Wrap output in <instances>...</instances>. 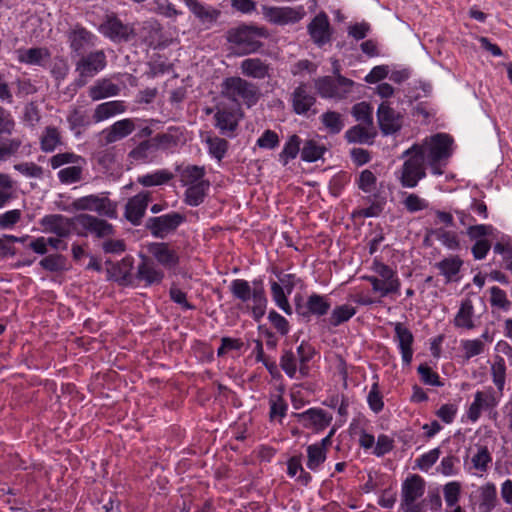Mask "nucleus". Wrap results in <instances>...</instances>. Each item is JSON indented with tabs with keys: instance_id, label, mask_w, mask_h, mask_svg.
<instances>
[{
	"instance_id": "de8ad7c7",
	"label": "nucleus",
	"mask_w": 512,
	"mask_h": 512,
	"mask_svg": "<svg viewBox=\"0 0 512 512\" xmlns=\"http://www.w3.org/2000/svg\"><path fill=\"white\" fill-rule=\"evenodd\" d=\"M492 456L487 446H477V452L472 456L473 468L482 473L488 470Z\"/></svg>"
},
{
	"instance_id": "e2e57ef3",
	"label": "nucleus",
	"mask_w": 512,
	"mask_h": 512,
	"mask_svg": "<svg viewBox=\"0 0 512 512\" xmlns=\"http://www.w3.org/2000/svg\"><path fill=\"white\" fill-rule=\"evenodd\" d=\"M367 402L370 407V409L375 412L379 413L383 410L384 402L382 394L379 390L378 382H374L371 386V389L367 396Z\"/></svg>"
},
{
	"instance_id": "a878e982",
	"label": "nucleus",
	"mask_w": 512,
	"mask_h": 512,
	"mask_svg": "<svg viewBox=\"0 0 512 512\" xmlns=\"http://www.w3.org/2000/svg\"><path fill=\"white\" fill-rule=\"evenodd\" d=\"M214 126L221 135L232 137L238 127L236 113L226 108H217L214 114Z\"/></svg>"
},
{
	"instance_id": "f704fd0d",
	"label": "nucleus",
	"mask_w": 512,
	"mask_h": 512,
	"mask_svg": "<svg viewBox=\"0 0 512 512\" xmlns=\"http://www.w3.org/2000/svg\"><path fill=\"white\" fill-rule=\"evenodd\" d=\"M18 53L19 62L29 65L43 66L44 62L50 58L48 49L42 47L19 50Z\"/></svg>"
},
{
	"instance_id": "603ef678",
	"label": "nucleus",
	"mask_w": 512,
	"mask_h": 512,
	"mask_svg": "<svg viewBox=\"0 0 512 512\" xmlns=\"http://www.w3.org/2000/svg\"><path fill=\"white\" fill-rule=\"evenodd\" d=\"M307 458V468L316 471L326 460V451L317 445L311 444L307 447Z\"/></svg>"
},
{
	"instance_id": "5701e85b",
	"label": "nucleus",
	"mask_w": 512,
	"mask_h": 512,
	"mask_svg": "<svg viewBox=\"0 0 512 512\" xmlns=\"http://www.w3.org/2000/svg\"><path fill=\"white\" fill-rule=\"evenodd\" d=\"M308 32L318 46L328 43L331 38L330 23L325 13H319L308 25Z\"/></svg>"
},
{
	"instance_id": "7c9ffc66",
	"label": "nucleus",
	"mask_w": 512,
	"mask_h": 512,
	"mask_svg": "<svg viewBox=\"0 0 512 512\" xmlns=\"http://www.w3.org/2000/svg\"><path fill=\"white\" fill-rule=\"evenodd\" d=\"M463 265L459 256H449L436 264V268L446 279V282L458 281V274Z\"/></svg>"
},
{
	"instance_id": "4d7b16f0",
	"label": "nucleus",
	"mask_w": 512,
	"mask_h": 512,
	"mask_svg": "<svg viewBox=\"0 0 512 512\" xmlns=\"http://www.w3.org/2000/svg\"><path fill=\"white\" fill-rule=\"evenodd\" d=\"M434 234L441 244L449 250H458L460 248V241L455 232L439 228L435 230Z\"/></svg>"
},
{
	"instance_id": "5fc2aeb1",
	"label": "nucleus",
	"mask_w": 512,
	"mask_h": 512,
	"mask_svg": "<svg viewBox=\"0 0 512 512\" xmlns=\"http://www.w3.org/2000/svg\"><path fill=\"white\" fill-rule=\"evenodd\" d=\"M496 489L493 484H487L481 490V500L479 503L480 512H490L495 507Z\"/></svg>"
},
{
	"instance_id": "bb28decb",
	"label": "nucleus",
	"mask_w": 512,
	"mask_h": 512,
	"mask_svg": "<svg viewBox=\"0 0 512 512\" xmlns=\"http://www.w3.org/2000/svg\"><path fill=\"white\" fill-rule=\"evenodd\" d=\"M294 417L306 428L315 427L322 429L326 427L331 418L326 416L322 409L311 408L302 413H295Z\"/></svg>"
},
{
	"instance_id": "39448f33",
	"label": "nucleus",
	"mask_w": 512,
	"mask_h": 512,
	"mask_svg": "<svg viewBox=\"0 0 512 512\" xmlns=\"http://www.w3.org/2000/svg\"><path fill=\"white\" fill-rule=\"evenodd\" d=\"M176 144V139L169 133H159L154 137L141 141L129 153L131 163H150L156 157L159 149H165Z\"/></svg>"
},
{
	"instance_id": "3c124183",
	"label": "nucleus",
	"mask_w": 512,
	"mask_h": 512,
	"mask_svg": "<svg viewBox=\"0 0 512 512\" xmlns=\"http://www.w3.org/2000/svg\"><path fill=\"white\" fill-rule=\"evenodd\" d=\"M67 122L71 131H74L77 135L80 134V129L90 124L87 115L84 111L79 108H73L68 116Z\"/></svg>"
},
{
	"instance_id": "680f3d73",
	"label": "nucleus",
	"mask_w": 512,
	"mask_h": 512,
	"mask_svg": "<svg viewBox=\"0 0 512 512\" xmlns=\"http://www.w3.org/2000/svg\"><path fill=\"white\" fill-rule=\"evenodd\" d=\"M376 183L377 178L375 174L368 169L363 170L357 180L358 188L365 193L374 192L376 190Z\"/></svg>"
},
{
	"instance_id": "1a4fd4ad",
	"label": "nucleus",
	"mask_w": 512,
	"mask_h": 512,
	"mask_svg": "<svg viewBox=\"0 0 512 512\" xmlns=\"http://www.w3.org/2000/svg\"><path fill=\"white\" fill-rule=\"evenodd\" d=\"M424 481L419 475H412L407 478L402 485L403 512H422V505L416 500L424 494Z\"/></svg>"
},
{
	"instance_id": "a19ab883",
	"label": "nucleus",
	"mask_w": 512,
	"mask_h": 512,
	"mask_svg": "<svg viewBox=\"0 0 512 512\" xmlns=\"http://www.w3.org/2000/svg\"><path fill=\"white\" fill-rule=\"evenodd\" d=\"M205 143L208 147L209 154L221 161L227 153L229 143L226 139L208 135L205 139Z\"/></svg>"
},
{
	"instance_id": "4be33fe9",
	"label": "nucleus",
	"mask_w": 512,
	"mask_h": 512,
	"mask_svg": "<svg viewBox=\"0 0 512 512\" xmlns=\"http://www.w3.org/2000/svg\"><path fill=\"white\" fill-rule=\"evenodd\" d=\"M394 338L398 342L401 352L402 361L405 365L409 366L412 361L414 336L412 332L401 322L394 324Z\"/></svg>"
},
{
	"instance_id": "2f4dec72",
	"label": "nucleus",
	"mask_w": 512,
	"mask_h": 512,
	"mask_svg": "<svg viewBox=\"0 0 512 512\" xmlns=\"http://www.w3.org/2000/svg\"><path fill=\"white\" fill-rule=\"evenodd\" d=\"M177 172L182 186L194 185V183L208 181L205 179L206 169L204 166L187 165L182 168L178 167Z\"/></svg>"
},
{
	"instance_id": "f257e3e1",
	"label": "nucleus",
	"mask_w": 512,
	"mask_h": 512,
	"mask_svg": "<svg viewBox=\"0 0 512 512\" xmlns=\"http://www.w3.org/2000/svg\"><path fill=\"white\" fill-rule=\"evenodd\" d=\"M453 139L448 134L437 133L405 150V161L399 171V182L404 188H414L426 177V167L434 175H442L452 155Z\"/></svg>"
},
{
	"instance_id": "c9c22d12",
	"label": "nucleus",
	"mask_w": 512,
	"mask_h": 512,
	"mask_svg": "<svg viewBox=\"0 0 512 512\" xmlns=\"http://www.w3.org/2000/svg\"><path fill=\"white\" fill-rule=\"evenodd\" d=\"M373 126L355 125L345 132V138L349 143L369 144L372 143L375 133Z\"/></svg>"
},
{
	"instance_id": "e433bc0d",
	"label": "nucleus",
	"mask_w": 512,
	"mask_h": 512,
	"mask_svg": "<svg viewBox=\"0 0 512 512\" xmlns=\"http://www.w3.org/2000/svg\"><path fill=\"white\" fill-rule=\"evenodd\" d=\"M474 308L470 300H465L454 318V325L459 328L473 329L475 327L473 322Z\"/></svg>"
},
{
	"instance_id": "f8f14e48",
	"label": "nucleus",
	"mask_w": 512,
	"mask_h": 512,
	"mask_svg": "<svg viewBox=\"0 0 512 512\" xmlns=\"http://www.w3.org/2000/svg\"><path fill=\"white\" fill-rule=\"evenodd\" d=\"M262 13L267 21L276 25L297 23L305 15L303 7L262 6Z\"/></svg>"
},
{
	"instance_id": "c756f323",
	"label": "nucleus",
	"mask_w": 512,
	"mask_h": 512,
	"mask_svg": "<svg viewBox=\"0 0 512 512\" xmlns=\"http://www.w3.org/2000/svg\"><path fill=\"white\" fill-rule=\"evenodd\" d=\"M186 187L187 188L184 193L185 204L191 207H197L204 202L210 187V182L202 181L200 183H194V185H188Z\"/></svg>"
},
{
	"instance_id": "ddd939ff",
	"label": "nucleus",
	"mask_w": 512,
	"mask_h": 512,
	"mask_svg": "<svg viewBox=\"0 0 512 512\" xmlns=\"http://www.w3.org/2000/svg\"><path fill=\"white\" fill-rule=\"evenodd\" d=\"M499 403L495 390L488 387L483 391H477L474 395V400L468 408L467 418L471 422H476L483 410H493Z\"/></svg>"
},
{
	"instance_id": "a211bd4d",
	"label": "nucleus",
	"mask_w": 512,
	"mask_h": 512,
	"mask_svg": "<svg viewBox=\"0 0 512 512\" xmlns=\"http://www.w3.org/2000/svg\"><path fill=\"white\" fill-rule=\"evenodd\" d=\"M150 200L151 194L148 191H142L130 198L126 203L124 212L127 221L134 226L140 225Z\"/></svg>"
},
{
	"instance_id": "13d9d810",
	"label": "nucleus",
	"mask_w": 512,
	"mask_h": 512,
	"mask_svg": "<svg viewBox=\"0 0 512 512\" xmlns=\"http://www.w3.org/2000/svg\"><path fill=\"white\" fill-rule=\"evenodd\" d=\"M297 361V356L292 350H285L280 358V367L290 378L296 375Z\"/></svg>"
},
{
	"instance_id": "72a5a7b5",
	"label": "nucleus",
	"mask_w": 512,
	"mask_h": 512,
	"mask_svg": "<svg viewBox=\"0 0 512 512\" xmlns=\"http://www.w3.org/2000/svg\"><path fill=\"white\" fill-rule=\"evenodd\" d=\"M120 88L118 85L112 83L108 79L98 80L94 85L89 88V97L93 101H98L107 97L116 96L119 94Z\"/></svg>"
},
{
	"instance_id": "c03bdc74",
	"label": "nucleus",
	"mask_w": 512,
	"mask_h": 512,
	"mask_svg": "<svg viewBox=\"0 0 512 512\" xmlns=\"http://www.w3.org/2000/svg\"><path fill=\"white\" fill-rule=\"evenodd\" d=\"M229 289L232 295L242 302L250 300L253 293V288L250 286L249 282L244 279H234Z\"/></svg>"
},
{
	"instance_id": "37998d69",
	"label": "nucleus",
	"mask_w": 512,
	"mask_h": 512,
	"mask_svg": "<svg viewBox=\"0 0 512 512\" xmlns=\"http://www.w3.org/2000/svg\"><path fill=\"white\" fill-rule=\"evenodd\" d=\"M85 164H72V166L60 169L57 173L62 184H73L82 180L83 167Z\"/></svg>"
},
{
	"instance_id": "9b49d317",
	"label": "nucleus",
	"mask_w": 512,
	"mask_h": 512,
	"mask_svg": "<svg viewBox=\"0 0 512 512\" xmlns=\"http://www.w3.org/2000/svg\"><path fill=\"white\" fill-rule=\"evenodd\" d=\"M106 66V56L103 51L91 52L76 64V71L79 73L78 86L86 84L87 78H92Z\"/></svg>"
},
{
	"instance_id": "473e14b6",
	"label": "nucleus",
	"mask_w": 512,
	"mask_h": 512,
	"mask_svg": "<svg viewBox=\"0 0 512 512\" xmlns=\"http://www.w3.org/2000/svg\"><path fill=\"white\" fill-rule=\"evenodd\" d=\"M163 277L164 273L146 258L137 267V278L144 281L146 285L160 283Z\"/></svg>"
},
{
	"instance_id": "774afa93",
	"label": "nucleus",
	"mask_w": 512,
	"mask_h": 512,
	"mask_svg": "<svg viewBox=\"0 0 512 512\" xmlns=\"http://www.w3.org/2000/svg\"><path fill=\"white\" fill-rule=\"evenodd\" d=\"M441 451L434 448L417 459V466L422 471H428L439 459Z\"/></svg>"
},
{
	"instance_id": "2eb2a0df",
	"label": "nucleus",
	"mask_w": 512,
	"mask_h": 512,
	"mask_svg": "<svg viewBox=\"0 0 512 512\" xmlns=\"http://www.w3.org/2000/svg\"><path fill=\"white\" fill-rule=\"evenodd\" d=\"M99 31L113 42H127L134 34V30L127 24H124L119 18L109 16L100 25Z\"/></svg>"
},
{
	"instance_id": "8fccbe9b",
	"label": "nucleus",
	"mask_w": 512,
	"mask_h": 512,
	"mask_svg": "<svg viewBox=\"0 0 512 512\" xmlns=\"http://www.w3.org/2000/svg\"><path fill=\"white\" fill-rule=\"evenodd\" d=\"M352 116L361 125L373 126L372 107L366 102L355 104L351 110Z\"/></svg>"
},
{
	"instance_id": "6e6552de",
	"label": "nucleus",
	"mask_w": 512,
	"mask_h": 512,
	"mask_svg": "<svg viewBox=\"0 0 512 512\" xmlns=\"http://www.w3.org/2000/svg\"><path fill=\"white\" fill-rule=\"evenodd\" d=\"M186 221L185 215L171 212L161 216L150 217L145 224L147 230L155 238L164 239L174 233Z\"/></svg>"
},
{
	"instance_id": "423d86ee",
	"label": "nucleus",
	"mask_w": 512,
	"mask_h": 512,
	"mask_svg": "<svg viewBox=\"0 0 512 512\" xmlns=\"http://www.w3.org/2000/svg\"><path fill=\"white\" fill-rule=\"evenodd\" d=\"M106 194H91L77 198L73 201L72 206L77 211H92L100 216L116 219L117 204L112 202Z\"/></svg>"
},
{
	"instance_id": "4468645a",
	"label": "nucleus",
	"mask_w": 512,
	"mask_h": 512,
	"mask_svg": "<svg viewBox=\"0 0 512 512\" xmlns=\"http://www.w3.org/2000/svg\"><path fill=\"white\" fill-rule=\"evenodd\" d=\"M75 220L86 232L97 238L106 239L115 234L114 226L102 218L90 214H80L75 217Z\"/></svg>"
},
{
	"instance_id": "58836bf2",
	"label": "nucleus",
	"mask_w": 512,
	"mask_h": 512,
	"mask_svg": "<svg viewBox=\"0 0 512 512\" xmlns=\"http://www.w3.org/2000/svg\"><path fill=\"white\" fill-rule=\"evenodd\" d=\"M355 314L356 308L351 305L343 304L336 306L331 312L328 322L332 327H337L350 320Z\"/></svg>"
},
{
	"instance_id": "f03ea898",
	"label": "nucleus",
	"mask_w": 512,
	"mask_h": 512,
	"mask_svg": "<svg viewBox=\"0 0 512 512\" xmlns=\"http://www.w3.org/2000/svg\"><path fill=\"white\" fill-rule=\"evenodd\" d=\"M221 95L237 105L244 104L250 108L258 102L260 91L254 83L239 76H231L221 83Z\"/></svg>"
},
{
	"instance_id": "aec40b11",
	"label": "nucleus",
	"mask_w": 512,
	"mask_h": 512,
	"mask_svg": "<svg viewBox=\"0 0 512 512\" xmlns=\"http://www.w3.org/2000/svg\"><path fill=\"white\" fill-rule=\"evenodd\" d=\"M148 252L156 261L167 269H174L179 264L177 252L169 247L166 242H153L147 246Z\"/></svg>"
},
{
	"instance_id": "864d4df0",
	"label": "nucleus",
	"mask_w": 512,
	"mask_h": 512,
	"mask_svg": "<svg viewBox=\"0 0 512 512\" xmlns=\"http://www.w3.org/2000/svg\"><path fill=\"white\" fill-rule=\"evenodd\" d=\"M323 125L331 134H338L344 127V122L340 113L328 111L321 116Z\"/></svg>"
},
{
	"instance_id": "69168bd1",
	"label": "nucleus",
	"mask_w": 512,
	"mask_h": 512,
	"mask_svg": "<svg viewBox=\"0 0 512 512\" xmlns=\"http://www.w3.org/2000/svg\"><path fill=\"white\" fill-rule=\"evenodd\" d=\"M461 347L464 351V357L470 359L474 356L480 355L484 352L485 345L480 339L463 340Z\"/></svg>"
},
{
	"instance_id": "20e7f679",
	"label": "nucleus",
	"mask_w": 512,
	"mask_h": 512,
	"mask_svg": "<svg viewBox=\"0 0 512 512\" xmlns=\"http://www.w3.org/2000/svg\"><path fill=\"white\" fill-rule=\"evenodd\" d=\"M268 36L264 27L242 25L227 32V41L236 46L241 54H251L262 47L261 38Z\"/></svg>"
},
{
	"instance_id": "6e6d98bb",
	"label": "nucleus",
	"mask_w": 512,
	"mask_h": 512,
	"mask_svg": "<svg viewBox=\"0 0 512 512\" xmlns=\"http://www.w3.org/2000/svg\"><path fill=\"white\" fill-rule=\"evenodd\" d=\"M271 294L276 305L286 314L290 315L292 313V309L284 292V288L279 283L272 282Z\"/></svg>"
},
{
	"instance_id": "4c0bfd02",
	"label": "nucleus",
	"mask_w": 512,
	"mask_h": 512,
	"mask_svg": "<svg viewBox=\"0 0 512 512\" xmlns=\"http://www.w3.org/2000/svg\"><path fill=\"white\" fill-rule=\"evenodd\" d=\"M302 141L296 134L291 135L287 142L284 144L282 151L279 154V161L286 166L291 160L295 159L300 152V145Z\"/></svg>"
},
{
	"instance_id": "dca6fc26",
	"label": "nucleus",
	"mask_w": 512,
	"mask_h": 512,
	"mask_svg": "<svg viewBox=\"0 0 512 512\" xmlns=\"http://www.w3.org/2000/svg\"><path fill=\"white\" fill-rule=\"evenodd\" d=\"M75 218H68L62 214L45 215L40 220V225L46 233H52L59 238H67L72 233Z\"/></svg>"
},
{
	"instance_id": "a18cd8bd",
	"label": "nucleus",
	"mask_w": 512,
	"mask_h": 512,
	"mask_svg": "<svg viewBox=\"0 0 512 512\" xmlns=\"http://www.w3.org/2000/svg\"><path fill=\"white\" fill-rule=\"evenodd\" d=\"M172 178L173 175L167 170H159L154 173L138 177V182L145 187H151L165 184Z\"/></svg>"
},
{
	"instance_id": "6ab92c4d",
	"label": "nucleus",
	"mask_w": 512,
	"mask_h": 512,
	"mask_svg": "<svg viewBox=\"0 0 512 512\" xmlns=\"http://www.w3.org/2000/svg\"><path fill=\"white\" fill-rule=\"evenodd\" d=\"M378 124L385 135L393 134L402 126L401 116L386 102L379 105L377 110Z\"/></svg>"
},
{
	"instance_id": "c85d7f7f",
	"label": "nucleus",
	"mask_w": 512,
	"mask_h": 512,
	"mask_svg": "<svg viewBox=\"0 0 512 512\" xmlns=\"http://www.w3.org/2000/svg\"><path fill=\"white\" fill-rule=\"evenodd\" d=\"M126 111L124 101L113 100L101 103L94 109L93 120L95 123L105 121L113 116L122 114Z\"/></svg>"
},
{
	"instance_id": "052dcab7",
	"label": "nucleus",
	"mask_w": 512,
	"mask_h": 512,
	"mask_svg": "<svg viewBox=\"0 0 512 512\" xmlns=\"http://www.w3.org/2000/svg\"><path fill=\"white\" fill-rule=\"evenodd\" d=\"M494 227L486 224H473L466 230V234L472 241H481L486 239L488 236H492Z\"/></svg>"
},
{
	"instance_id": "9d476101",
	"label": "nucleus",
	"mask_w": 512,
	"mask_h": 512,
	"mask_svg": "<svg viewBox=\"0 0 512 512\" xmlns=\"http://www.w3.org/2000/svg\"><path fill=\"white\" fill-rule=\"evenodd\" d=\"M330 307L331 304L326 296L316 293L308 296L306 301H303L301 297L295 299L296 313L307 321H309L312 316L322 317L326 315Z\"/></svg>"
},
{
	"instance_id": "f3484780",
	"label": "nucleus",
	"mask_w": 512,
	"mask_h": 512,
	"mask_svg": "<svg viewBox=\"0 0 512 512\" xmlns=\"http://www.w3.org/2000/svg\"><path fill=\"white\" fill-rule=\"evenodd\" d=\"M290 100L292 109L297 115H308L309 112L316 114V110L313 109L316 97L306 84L302 83L297 86L292 92Z\"/></svg>"
},
{
	"instance_id": "09e8293b",
	"label": "nucleus",
	"mask_w": 512,
	"mask_h": 512,
	"mask_svg": "<svg viewBox=\"0 0 512 512\" xmlns=\"http://www.w3.org/2000/svg\"><path fill=\"white\" fill-rule=\"evenodd\" d=\"M491 374L493 383L497 387L498 391L502 393L506 379V365L502 357H496L494 363L491 366Z\"/></svg>"
},
{
	"instance_id": "0e129e2a",
	"label": "nucleus",
	"mask_w": 512,
	"mask_h": 512,
	"mask_svg": "<svg viewBox=\"0 0 512 512\" xmlns=\"http://www.w3.org/2000/svg\"><path fill=\"white\" fill-rule=\"evenodd\" d=\"M402 203L405 209L410 213L425 210L429 206L425 199L421 198L415 193L408 194Z\"/></svg>"
},
{
	"instance_id": "cd10ccee",
	"label": "nucleus",
	"mask_w": 512,
	"mask_h": 512,
	"mask_svg": "<svg viewBox=\"0 0 512 512\" xmlns=\"http://www.w3.org/2000/svg\"><path fill=\"white\" fill-rule=\"evenodd\" d=\"M269 69V64L260 58H246L240 63L241 73L253 79L268 77Z\"/></svg>"
},
{
	"instance_id": "ea45409f",
	"label": "nucleus",
	"mask_w": 512,
	"mask_h": 512,
	"mask_svg": "<svg viewBox=\"0 0 512 512\" xmlns=\"http://www.w3.org/2000/svg\"><path fill=\"white\" fill-rule=\"evenodd\" d=\"M326 148L324 145L319 144L316 140L310 139L304 142L301 149V159L305 162H315L319 160Z\"/></svg>"
},
{
	"instance_id": "0eeeda50",
	"label": "nucleus",
	"mask_w": 512,
	"mask_h": 512,
	"mask_svg": "<svg viewBox=\"0 0 512 512\" xmlns=\"http://www.w3.org/2000/svg\"><path fill=\"white\" fill-rule=\"evenodd\" d=\"M315 88L322 98L344 99L351 93L354 82L340 74L323 76L315 80Z\"/></svg>"
},
{
	"instance_id": "338daca9",
	"label": "nucleus",
	"mask_w": 512,
	"mask_h": 512,
	"mask_svg": "<svg viewBox=\"0 0 512 512\" xmlns=\"http://www.w3.org/2000/svg\"><path fill=\"white\" fill-rule=\"evenodd\" d=\"M40 266L50 272H57L64 269L65 258L60 254L48 255L40 261Z\"/></svg>"
},
{
	"instance_id": "412c9836",
	"label": "nucleus",
	"mask_w": 512,
	"mask_h": 512,
	"mask_svg": "<svg viewBox=\"0 0 512 512\" xmlns=\"http://www.w3.org/2000/svg\"><path fill=\"white\" fill-rule=\"evenodd\" d=\"M135 122L131 118L118 120L101 133L104 144H112L129 136L135 130Z\"/></svg>"
},
{
	"instance_id": "7ed1b4c3",
	"label": "nucleus",
	"mask_w": 512,
	"mask_h": 512,
	"mask_svg": "<svg viewBox=\"0 0 512 512\" xmlns=\"http://www.w3.org/2000/svg\"><path fill=\"white\" fill-rule=\"evenodd\" d=\"M372 270L376 275L365 276L364 279L371 284L374 293L382 298L399 293L401 281L394 269L381 261L374 260Z\"/></svg>"
},
{
	"instance_id": "393cba45",
	"label": "nucleus",
	"mask_w": 512,
	"mask_h": 512,
	"mask_svg": "<svg viewBox=\"0 0 512 512\" xmlns=\"http://www.w3.org/2000/svg\"><path fill=\"white\" fill-rule=\"evenodd\" d=\"M191 13L204 25L210 27L220 17L221 11L199 2L198 0H183Z\"/></svg>"
},
{
	"instance_id": "79ce46f5",
	"label": "nucleus",
	"mask_w": 512,
	"mask_h": 512,
	"mask_svg": "<svg viewBox=\"0 0 512 512\" xmlns=\"http://www.w3.org/2000/svg\"><path fill=\"white\" fill-rule=\"evenodd\" d=\"M61 135L56 127L48 126L41 136V149L44 152H52L61 145Z\"/></svg>"
},
{
	"instance_id": "49530a36",
	"label": "nucleus",
	"mask_w": 512,
	"mask_h": 512,
	"mask_svg": "<svg viewBox=\"0 0 512 512\" xmlns=\"http://www.w3.org/2000/svg\"><path fill=\"white\" fill-rule=\"evenodd\" d=\"M49 163L53 169H58L66 164H86V160L82 156L75 153L63 152L53 155L49 159Z\"/></svg>"
},
{
	"instance_id": "bf43d9fd",
	"label": "nucleus",
	"mask_w": 512,
	"mask_h": 512,
	"mask_svg": "<svg viewBox=\"0 0 512 512\" xmlns=\"http://www.w3.org/2000/svg\"><path fill=\"white\" fill-rule=\"evenodd\" d=\"M314 349L308 343L302 342L296 350L297 360L300 362L299 371L304 376L307 374V363L312 359Z\"/></svg>"
},
{
	"instance_id": "b1692460",
	"label": "nucleus",
	"mask_w": 512,
	"mask_h": 512,
	"mask_svg": "<svg viewBox=\"0 0 512 512\" xmlns=\"http://www.w3.org/2000/svg\"><path fill=\"white\" fill-rule=\"evenodd\" d=\"M71 50L77 55H83L94 45V35L83 27L76 26L67 33Z\"/></svg>"
}]
</instances>
